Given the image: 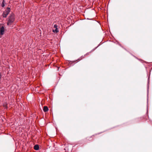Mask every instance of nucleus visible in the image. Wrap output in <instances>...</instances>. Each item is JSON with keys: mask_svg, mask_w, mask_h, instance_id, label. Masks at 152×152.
Returning a JSON list of instances; mask_svg holds the SVG:
<instances>
[{"mask_svg": "<svg viewBox=\"0 0 152 152\" xmlns=\"http://www.w3.org/2000/svg\"><path fill=\"white\" fill-rule=\"evenodd\" d=\"M15 16L13 13H10L7 18V24L8 26H10L15 20Z\"/></svg>", "mask_w": 152, "mask_h": 152, "instance_id": "obj_1", "label": "nucleus"}, {"mask_svg": "<svg viewBox=\"0 0 152 152\" xmlns=\"http://www.w3.org/2000/svg\"><path fill=\"white\" fill-rule=\"evenodd\" d=\"M10 11V9L9 7H7L6 10L3 12L2 16L3 18H6Z\"/></svg>", "mask_w": 152, "mask_h": 152, "instance_id": "obj_2", "label": "nucleus"}, {"mask_svg": "<svg viewBox=\"0 0 152 152\" xmlns=\"http://www.w3.org/2000/svg\"><path fill=\"white\" fill-rule=\"evenodd\" d=\"M4 26H2L0 28V37L4 34Z\"/></svg>", "mask_w": 152, "mask_h": 152, "instance_id": "obj_3", "label": "nucleus"}, {"mask_svg": "<svg viewBox=\"0 0 152 152\" xmlns=\"http://www.w3.org/2000/svg\"><path fill=\"white\" fill-rule=\"evenodd\" d=\"M48 110V108L47 106H44L43 108V111L45 112H46Z\"/></svg>", "mask_w": 152, "mask_h": 152, "instance_id": "obj_4", "label": "nucleus"}, {"mask_svg": "<svg viewBox=\"0 0 152 152\" xmlns=\"http://www.w3.org/2000/svg\"><path fill=\"white\" fill-rule=\"evenodd\" d=\"M39 148V146L38 145H35L34 147V149L35 150H38Z\"/></svg>", "mask_w": 152, "mask_h": 152, "instance_id": "obj_5", "label": "nucleus"}, {"mask_svg": "<svg viewBox=\"0 0 152 152\" xmlns=\"http://www.w3.org/2000/svg\"><path fill=\"white\" fill-rule=\"evenodd\" d=\"M58 31H58V28H56L55 30H53V31L54 32L57 33L58 32Z\"/></svg>", "mask_w": 152, "mask_h": 152, "instance_id": "obj_6", "label": "nucleus"}, {"mask_svg": "<svg viewBox=\"0 0 152 152\" xmlns=\"http://www.w3.org/2000/svg\"><path fill=\"white\" fill-rule=\"evenodd\" d=\"M4 2H5V1H4V0H3V2H2V3L1 4V6H2V7H4Z\"/></svg>", "mask_w": 152, "mask_h": 152, "instance_id": "obj_7", "label": "nucleus"}, {"mask_svg": "<svg viewBox=\"0 0 152 152\" xmlns=\"http://www.w3.org/2000/svg\"><path fill=\"white\" fill-rule=\"evenodd\" d=\"M58 26L56 24H55L54 25V27L56 28H57Z\"/></svg>", "mask_w": 152, "mask_h": 152, "instance_id": "obj_8", "label": "nucleus"}]
</instances>
